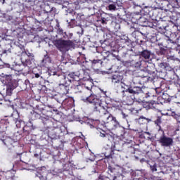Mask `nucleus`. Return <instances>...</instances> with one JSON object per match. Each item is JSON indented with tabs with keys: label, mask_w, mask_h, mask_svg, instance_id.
<instances>
[{
	"label": "nucleus",
	"mask_w": 180,
	"mask_h": 180,
	"mask_svg": "<svg viewBox=\"0 0 180 180\" xmlns=\"http://www.w3.org/2000/svg\"><path fill=\"white\" fill-rule=\"evenodd\" d=\"M117 171H118V172H121V171H122V167H119V166H117V167H115V169H112L111 170V172H117Z\"/></svg>",
	"instance_id": "nucleus-4"
},
{
	"label": "nucleus",
	"mask_w": 180,
	"mask_h": 180,
	"mask_svg": "<svg viewBox=\"0 0 180 180\" xmlns=\"http://www.w3.org/2000/svg\"><path fill=\"white\" fill-rule=\"evenodd\" d=\"M160 143L162 146H165V147H169V146H172V144L174 143V141L171 138L164 136L160 139Z\"/></svg>",
	"instance_id": "nucleus-1"
},
{
	"label": "nucleus",
	"mask_w": 180,
	"mask_h": 180,
	"mask_svg": "<svg viewBox=\"0 0 180 180\" xmlns=\"http://www.w3.org/2000/svg\"><path fill=\"white\" fill-rule=\"evenodd\" d=\"M36 77H37V78H39V75H36Z\"/></svg>",
	"instance_id": "nucleus-9"
},
{
	"label": "nucleus",
	"mask_w": 180,
	"mask_h": 180,
	"mask_svg": "<svg viewBox=\"0 0 180 180\" xmlns=\"http://www.w3.org/2000/svg\"><path fill=\"white\" fill-rule=\"evenodd\" d=\"M128 92H129V94H134V91H133V89H128Z\"/></svg>",
	"instance_id": "nucleus-6"
},
{
	"label": "nucleus",
	"mask_w": 180,
	"mask_h": 180,
	"mask_svg": "<svg viewBox=\"0 0 180 180\" xmlns=\"http://www.w3.org/2000/svg\"><path fill=\"white\" fill-rule=\"evenodd\" d=\"M108 8L110 11H115L116 9V6L110 4L109 5Z\"/></svg>",
	"instance_id": "nucleus-5"
},
{
	"label": "nucleus",
	"mask_w": 180,
	"mask_h": 180,
	"mask_svg": "<svg viewBox=\"0 0 180 180\" xmlns=\"http://www.w3.org/2000/svg\"><path fill=\"white\" fill-rule=\"evenodd\" d=\"M63 44H67V42L65 41H62Z\"/></svg>",
	"instance_id": "nucleus-8"
},
{
	"label": "nucleus",
	"mask_w": 180,
	"mask_h": 180,
	"mask_svg": "<svg viewBox=\"0 0 180 180\" xmlns=\"http://www.w3.org/2000/svg\"><path fill=\"white\" fill-rule=\"evenodd\" d=\"M100 137H105V134L101 133V134H100Z\"/></svg>",
	"instance_id": "nucleus-7"
},
{
	"label": "nucleus",
	"mask_w": 180,
	"mask_h": 180,
	"mask_svg": "<svg viewBox=\"0 0 180 180\" xmlns=\"http://www.w3.org/2000/svg\"><path fill=\"white\" fill-rule=\"evenodd\" d=\"M142 56L143 57H144L146 60H148V58H150V52H148V51H144L142 53Z\"/></svg>",
	"instance_id": "nucleus-3"
},
{
	"label": "nucleus",
	"mask_w": 180,
	"mask_h": 180,
	"mask_svg": "<svg viewBox=\"0 0 180 180\" xmlns=\"http://www.w3.org/2000/svg\"><path fill=\"white\" fill-rule=\"evenodd\" d=\"M87 101L90 103H94V105H99L101 103V101L98 98H96V96L95 95H91L88 98Z\"/></svg>",
	"instance_id": "nucleus-2"
}]
</instances>
